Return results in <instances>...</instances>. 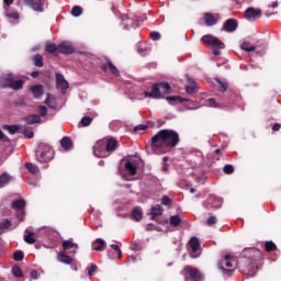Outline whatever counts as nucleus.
<instances>
[{
    "mask_svg": "<svg viewBox=\"0 0 281 281\" xmlns=\"http://www.w3.org/2000/svg\"><path fill=\"white\" fill-rule=\"evenodd\" d=\"M262 251L258 248H244L237 260V269L243 272L246 278H254L258 272V265L263 260Z\"/></svg>",
    "mask_w": 281,
    "mask_h": 281,
    "instance_id": "nucleus-1",
    "label": "nucleus"
},
{
    "mask_svg": "<svg viewBox=\"0 0 281 281\" xmlns=\"http://www.w3.org/2000/svg\"><path fill=\"white\" fill-rule=\"evenodd\" d=\"M179 133L175 130H160L150 140V148L156 155H165L179 146Z\"/></svg>",
    "mask_w": 281,
    "mask_h": 281,
    "instance_id": "nucleus-2",
    "label": "nucleus"
},
{
    "mask_svg": "<svg viewBox=\"0 0 281 281\" xmlns=\"http://www.w3.org/2000/svg\"><path fill=\"white\" fill-rule=\"evenodd\" d=\"M25 81L23 79H16V75L9 72L0 77L1 89H13V91H19L23 89Z\"/></svg>",
    "mask_w": 281,
    "mask_h": 281,
    "instance_id": "nucleus-3",
    "label": "nucleus"
},
{
    "mask_svg": "<svg viewBox=\"0 0 281 281\" xmlns=\"http://www.w3.org/2000/svg\"><path fill=\"white\" fill-rule=\"evenodd\" d=\"M161 89H162V91H165V93H168L171 89L170 83H168L166 81L154 83L151 87V91L150 92L144 91V95H145V98H151L153 100H161V99H164Z\"/></svg>",
    "mask_w": 281,
    "mask_h": 281,
    "instance_id": "nucleus-4",
    "label": "nucleus"
},
{
    "mask_svg": "<svg viewBox=\"0 0 281 281\" xmlns=\"http://www.w3.org/2000/svg\"><path fill=\"white\" fill-rule=\"evenodd\" d=\"M35 157L40 164H47L54 159V149L52 146L41 143L35 150Z\"/></svg>",
    "mask_w": 281,
    "mask_h": 281,
    "instance_id": "nucleus-5",
    "label": "nucleus"
},
{
    "mask_svg": "<svg viewBox=\"0 0 281 281\" xmlns=\"http://www.w3.org/2000/svg\"><path fill=\"white\" fill-rule=\"evenodd\" d=\"M202 43H205L206 45H210L213 48V56H221V49H225V43L221 42L216 36L214 35H204L201 38Z\"/></svg>",
    "mask_w": 281,
    "mask_h": 281,
    "instance_id": "nucleus-6",
    "label": "nucleus"
},
{
    "mask_svg": "<svg viewBox=\"0 0 281 281\" xmlns=\"http://www.w3.org/2000/svg\"><path fill=\"white\" fill-rule=\"evenodd\" d=\"M229 255H226L220 262L218 269L222 271L223 276H227V278H232L234 276V266L232 261H229Z\"/></svg>",
    "mask_w": 281,
    "mask_h": 281,
    "instance_id": "nucleus-7",
    "label": "nucleus"
},
{
    "mask_svg": "<svg viewBox=\"0 0 281 281\" xmlns=\"http://www.w3.org/2000/svg\"><path fill=\"white\" fill-rule=\"evenodd\" d=\"M25 205L27 204L23 199L15 200L11 203V209L15 211L19 221H23V218H25Z\"/></svg>",
    "mask_w": 281,
    "mask_h": 281,
    "instance_id": "nucleus-8",
    "label": "nucleus"
},
{
    "mask_svg": "<svg viewBox=\"0 0 281 281\" xmlns=\"http://www.w3.org/2000/svg\"><path fill=\"white\" fill-rule=\"evenodd\" d=\"M244 18L246 21H249L250 23H256L258 19L262 18V10L256 9L254 7L247 8L244 12Z\"/></svg>",
    "mask_w": 281,
    "mask_h": 281,
    "instance_id": "nucleus-9",
    "label": "nucleus"
},
{
    "mask_svg": "<svg viewBox=\"0 0 281 281\" xmlns=\"http://www.w3.org/2000/svg\"><path fill=\"white\" fill-rule=\"evenodd\" d=\"M93 155L99 158L109 157V153L106 151V140L105 139L98 140L94 144Z\"/></svg>",
    "mask_w": 281,
    "mask_h": 281,
    "instance_id": "nucleus-10",
    "label": "nucleus"
},
{
    "mask_svg": "<svg viewBox=\"0 0 281 281\" xmlns=\"http://www.w3.org/2000/svg\"><path fill=\"white\" fill-rule=\"evenodd\" d=\"M184 271L189 276V279L186 278L187 281H203V274H201V272H199V269L188 266L184 269Z\"/></svg>",
    "mask_w": 281,
    "mask_h": 281,
    "instance_id": "nucleus-11",
    "label": "nucleus"
},
{
    "mask_svg": "<svg viewBox=\"0 0 281 281\" xmlns=\"http://www.w3.org/2000/svg\"><path fill=\"white\" fill-rule=\"evenodd\" d=\"M24 5L31 8L34 12H44L43 0H24Z\"/></svg>",
    "mask_w": 281,
    "mask_h": 281,
    "instance_id": "nucleus-12",
    "label": "nucleus"
},
{
    "mask_svg": "<svg viewBox=\"0 0 281 281\" xmlns=\"http://www.w3.org/2000/svg\"><path fill=\"white\" fill-rule=\"evenodd\" d=\"M61 247L64 251H68V254H71L72 256H76V254H78V244L74 243L71 239L64 240ZM69 249H72V251H69Z\"/></svg>",
    "mask_w": 281,
    "mask_h": 281,
    "instance_id": "nucleus-13",
    "label": "nucleus"
},
{
    "mask_svg": "<svg viewBox=\"0 0 281 281\" xmlns=\"http://www.w3.org/2000/svg\"><path fill=\"white\" fill-rule=\"evenodd\" d=\"M223 30L224 32H228V33L236 32V30H238V20L236 19L226 20L224 22Z\"/></svg>",
    "mask_w": 281,
    "mask_h": 281,
    "instance_id": "nucleus-14",
    "label": "nucleus"
},
{
    "mask_svg": "<svg viewBox=\"0 0 281 281\" xmlns=\"http://www.w3.org/2000/svg\"><path fill=\"white\" fill-rule=\"evenodd\" d=\"M218 13L214 15L213 13L206 12L204 13V23L207 25V27H212L218 23Z\"/></svg>",
    "mask_w": 281,
    "mask_h": 281,
    "instance_id": "nucleus-15",
    "label": "nucleus"
},
{
    "mask_svg": "<svg viewBox=\"0 0 281 281\" xmlns=\"http://www.w3.org/2000/svg\"><path fill=\"white\" fill-rule=\"evenodd\" d=\"M58 52L59 54H74L76 52V48H74V45L69 42H63L61 44L58 45Z\"/></svg>",
    "mask_w": 281,
    "mask_h": 281,
    "instance_id": "nucleus-16",
    "label": "nucleus"
},
{
    "mask_svg": "<svg viewBox=\"0 0 281 281\" xmlns=\"http://www.w3.org/2000/svg\"><path fill=\"white\" fill-rule=\"evenodd\" d=\"M101 69L102 71H106L109 69L113 76H120V70L109 58L106 59V64L101 65Z\"/></svg>",
    "mask_w": 281,
    "mask_h": 281,
    "instance_id": "nucleus-17",
    "label": "nucleus"
},
{
    "mask_svg": "<svg viewBox=\"0 0 281 281\" xmlns=\"http://www.w3.org/2000/svg\"><path fill=\"white\" fill-rule=\"evenodd\" d=\"M166 100L172 106H175V104H183V102H190V99L182 98L181 95L166 97Z\"/></svg>",
    "mask_w": 281,
    "mask_h": 281,
    "instance_id": "nucleus-18",
    "label": "nucleus"
},
{
    "mask_svg": "<svg viewBox=\"0 0 281 281\" xmlns=\"http://www.w3.org/2000/svg\"><path fill=\"white\" fill-rule=\"evenodd\" d=\"M105 140V150L108 151V156L117 148V140L114 138L104 139Z\"/></svg>",
    "mask_w": 281,
    "mask_h": 281,
    "instance_id": "nucleus-19",
    "label": "nucleus"
},
{
    "mask_svg": "<svg viewBox=\"0 0 281 281\" xmlns=\"http://www.w3.org/2000/svg\"><path fill=\"white\" fill-rule=\"evenodd\" d=\"M30 92L34 98H41L44 93L43 85H33L30 87Z\"/></svg>",
    "mask_w": 281,
    "mask_h": 281,
    "instance_id": "nucleus-20",
    "label": "nucleus"
},
{
    "mask_svg": "<svg viewBox=\"0 0 281 281\" xmlns=\"http://www.w3.org/2000/svg\"><path fill=\"white\" fill-rule=\"evenodd\" d=\"M106 248V241L102 238L95 239V241L92 243V249L93 251H104Z\"/></svg>",
    "mask_w": 281,
    "mask_h": 281,
    "instance_id": "nucleus-21",
    "label": "nucleus"
},
{
    "mask_svg": "<svg viewBox=\"0 0 281 281\" xmlns=\"http://www.w3.org/2000/svg\"><path fill=\"white\" fill-rule=\"evenodd\" d=\"M150 214H151L150 221H155L157 216H161L164 214V209L161 207V205L156 204L151 206Z\"/></svg>",
    "mask_w": 281,
    "mask_h": 281,
    "instance_id": "nucleus-22",
    "label": "nucleus"
},
{
    "mask_svg": "<svg viewBox=\"0 0 281 281\" xmlns=\"http://www.w3.org/2000/svg\"><path fill=\"white\" fill-rule=\"evenodd\" d=\"M55 78L57 87H61L64 90L69 89V82L65 80L63 74H56Z\"/></svg>",
    "mask_w": 281,
    "mask_h": 281,
    "instance_id": "nucleus-23",
    "label": "nucleus"
},
{
    "mask_svg": "<svg viewBox=\"0 0 281 281\" xmlns=\"http://www.w3.org/2000/svg\"><path fill=\"white\" fill-rule=\"evenodd\" d=\"M59 262H63V265H71L74 262V258L71 256L67 255V251H60L58 254Z\"/></svg>",
    "mask_w": 281,
    "mask_h": 281,
    "instance_id": "nucleus-24",
    "label": "nucleus"
},
{
    "mask_svg": "<svg viewBox=\"0 0 281 281\" xmlns=\"http://www.w3.org/2000/svg\"><path fill=\"white\" fill-rule=\"evenodd\" d=\"M121 19L125 30H131V27H135V20L128 18V15H122Z\"/></svg>",
    "mask_w": 281,
    "mask_h": 281,
    "instance_id": "nucleus-25",
    "label": "nucleus"
},
{
    "mask_svg": "<svg viewBox=\"0 0 281 281\" xmlns=\"http://www.w3.org/2000/svg\"><path fill=\"white\" fill-rule=\"evenodd\" d=\"M60 146L64 150H71V148H74V143H71V138L65 136L60 140Z\"/></svg>",
    "mask_w": 281,
    "mask_h": 281,
    "instance_id": "nucleus-26",
    "label": "nucleus"
},
{
    "mask_svg": "<svg viewBox=\"0 0 281 281\" xmlns=\"http://www.w3.org/2000/svg\"><path fill=\"white\" fill-rule=\"evenodd\" d=\"M132 216L134 221L139 223V221L144 218V212H142V209L139 206H136L135 209L132 210Z\"/></svg>",
    "mask_w": 281,
    "mask_h": 281,
    "instance_id": "nucleus-27",
    "label": "nucleus"
},
{
    "mask_svg": "<svg viewBox=\"0 0 281 281\" xmlns=\"http://www.w3.org/2000/svg\"><path fill=\"white\" fill-rule=\"evenodd\" d=\"M189 245H190L193 254H196V251H199V247H201V244L199 243L198 237H191L189 240Z\"/></svg>",
    "mask_w": 281,
    "mask_h": 281,
    "instance_id": "nucleus-28",
    "label": "nucleus"
},
{
    "mask_svg": "<svg viewBox=\"0 0 281 281\" xmlns=\"http://www.w3.org/2000/svg\"><path fill=\"white\" fill-rule=\"evenodd\" d=\"M25 122L29 124H38L41 116L38 114H30L25 117Z\"/></svg>",
    "mask_w": 281,
    "mask_h": 281,
    "instance_id": "nucleus-29",
    "label": "nucleus"
},
{
    "mask_svg": "<svg viewBox=\"0 0 281 281\" xmlns=\"http://www.w3.org/2000/svg\"><path fill=\"white\" fill-rule=\"evenodd\" d=\"M44 104L49 109H56V98L52 97V94H47Z\"/></svg>",
    "mask_w": 281,
    "mask_h": 281,
    "instance_id": "nucleus-30",
    "label": "nucleus"
},
{
    "mask_svg": "<svg viewBox=\"0 0 281 281\" xmlns=\"http://www.w3.org/2000/svg\"><path fill=\"white\" fill-rule=\"evenodd\" d=\"M125 170L132 176L135 177V175H137V167H135V165H133V162L127 161L125 164Z\"/></svg>",
    "mask_w": 281,
    "mask_h": 281,
    "instance_id": "nucleus-31",
    "label": "nucleus"
},
{
    "mask_svg": "<svg viewBox=\"0 0 281 281\" xmlns=\"http://www.w3.org/2000/svg\"><path fill=\"white\" fill-rule=\"evenodd\" d=\"M169 223L172 227H179V225H181V216L179 215L170 216Z\"/></svg>",
    "mask_w": 281,
    "mask_h": 281,
    "instance_id": "nucleus-32",
    "label": "nucleus"
},
{
    "mask_svg": "<svg viewBox=\"0 0 281 281\" xmlns=\"http://www.w3.org/2000/svg\"><path fill=\"white\" fill-rule=\"evenodd\" d=\"M32 60H33V64L35 65V67H43V65H44L43 55H41V54L34 55Z\"/></svg>",
    "mask_w": 281,
    "mask_h": 281,
    "instance_id": "nucleus-33",
    "label": "nucleus"
},
{
    "mask_svg": "<svg viewBox=\"0 0 281 281\" xmlns=\"http://www.w3.org/2000/svg\"><path fill=\"white\" fill-rule=\"evenodd\" d=\"M10 183V176L8 173L0 175V188H5Z\"/></svg>",
    "mask_w": 281,
    "mask_h": 281,
    "instance_id": "nucleus-34",
    "label": "nucleus"
},
{
    "mask_svg": "<svg viewBox=\"0 0 281 281\" xmlns=\"http://www.w3.org/2000/svg\"><path fill=\"white\" fill-rule=\"evenodd\" d=\"M240 49L244 52H256V46L250 45L249 42H244L240 44Z\"/></svg>",
    "mask_w": 281,
    "mask_h": 281,
    "instance_id": "nucleus-35",
    "label": "nucleus"
},
{
    "mask_svg": "<svg viewBox=\"0 0 281 281\" xmlns=\"http://www.w3.org/2000/svg\"><path fill=\"white\" fill-rule=\"evenodd\" d=\"M25 168L31 172V175H38V167L32 162H26Z\"/></svg>",
    "mask_w": 281,
    "mask_h": 281,
    "instance_id": "nucleus-36",
    "label": "nucleus"
},
{
    "mask_svg": "<svg viewBox=\"0 0 281 281\" xmlns=\"http://www.w3.org/2000/svg\"><path fill=\"white\" fill-rule=\"evenodd\" d=\"M45 49L48 54H56V52H58V45L55 43H48L46 44Z\"/></svg>",
    "mask_w": 281,
    "mask_h": 281,
    "instance_id": "nucleus-37",
    "label": "nucleus"
},
{
    "mask_svg": "<svg viewBox=\"0 0 281 281\" xmlns=\"http://www.w3.org/2000/svg\"><path fill=\"white\" fill-rule=\"evenodd\" d=\"M265 249L268 254H271V251H276L278 249V246L273 241H266Z\"/></svg>",
    "mask_w": 281,
    "mask_h": 281,
    "instance_id": "nucleus-38",
    "label": "nucleus"
},
{
    "mask_svg": "<svg viewBox=\"0 0 281 281\" xmlns=\"http://www.w3.org/2000/svg\"><path fill=\"white\" fill-rule=\"evenodd\" d=\"M4 131H8L10 135H14L15 133H19V125H4Z\"/></svg>",
    "mask_w": 281,
    "mask_h": 281,
    "instance_id": "nucleus-39",
    "label": "nucleus"
},
{
    "mask_svg": "<svg viewBox=\"0 0 281 281\" xmlns=\"http://www.w3.org/2000/svg\"><path fill=\"white\" fill-rule=\"evenodd\" d=\"M92 122H93L92 117L83 116L79 124H80V126L87 127V126H90Z\"/></svg>",
    "mask_w": 281,
    "mask_h": 281,
    "instance_id": "nucleus-40",
    "label": "nucleus"
},
{
    "mask_svg": "<svg viewBox=\"0 0 281 281\" xmlns=\"http://www.w3.org/2000/svg\"><path fill=\"white\" fill-rule=\"evenodd\" d=\"M24 241L27 245H34V243H36V239L34 238V233H29L27 235H24Z\"/></svg>",
    "mask_w": 281,
    "mask_h": 281,
    "instance_id": "nucleus-41",
    "label": "nucleus"
},
{
    "mask_svg": "<svg viewBox=\"0 0 281 281\" xmlns=\"http://www.w3.org/2000/svg\"><path fill=\"white\" fill-rule=\"evenodd\" d=\"M12 227V222L8 218H4L0 222V229H10Z\"/></svg>",
    "mask_w": 281,
    "mask_h": 281,
    "instance_id": "nucleus-42",
    "label": "nucleus"
},
{
    "mask_svg": "<svg viewBox=\"0 0 281 281\" xmlns=\"http://www.w3.org/2000/svg\"><path fill=\"white\" fill-rule=\"evenodd\" d=\"M24 258H25V255L21 250L15 251L13 254V260H15V262H21V260H23Z\"/></svg>",
    "mask_w": 281,
    "mask_h": 281,
    "instance_id": "nucleus-43",
    "label": "nucleus"
},
{
    "mask_svg": "<svg viewBox=\"0 0 281 281\" xmlns=\"http://www.w3.org/2000/svg\"><path fill=\"white\" fill-rule=\"evenodd\" d=\"M12 273L15 278H23V271H21V268L19 266H14L12 268Z\"/></svg>",
    "mask_w": 281,
    "mask_h": 281,
    "instance_id": "nucleus-44",
    "label": "nucleus"
},
{
    "mask_svg": "<svg viewBox=\"0 0 281 281\" xmlns=\"http://www.w3.org/2000/svg\"><path fill=\"white\" fill-rule=\"evenodd\" d=\"M72 16H80L82 14V8L81 7H74L71 10Z\"/></svg>",
    "mask_w": 281,
    "mask_h": 281,
    "instance_id": "nucleus-45",
    "label": "nucleus"
},
{
    "mask_svg": "<svg viewBox=\"0 0 281 281\" xmlns=\"http://www.w3.org/2000/svg\"><path fill=\"white\" fill-rule=\"evenodd\" d=\"M225 175H234V166L225 165L223 168Z\"/></svg>",
    "mask_w": 281,
    "mask_h": 281,
    "instance_id": "nucleus-46",
    "label": "nucleus"
},
{
    "mask_svg": "<svg viewBox=\"0 0 281 281\" xmlns=\"http://www.w3.org/2000/svg\"><path fill=\"white\" fill-rule=\"evenodd\" d=\"M207 103L213 109H221V105H218V103L216 102V99H214V98L209 99Z\"/></svg>",
    "mask_w": 281,
    "mask_h": 281,
    "instance_id": "nucleus-47",
    "label": "nucleus"
},
{
    "mask_svg": "<svg viewBox=\"0 0 281 281\" xmlns=\"http://www.w3.org/2000/svg\"><path fill=\"white\" fill-rule=\"evenodd\" d=\"M95 271H98V266H95L94 263H91L90 268L88 269V276L91 278V276H93Z\"/></svg>",
    "mask_w": 281,
    "mask_h": 281,
    "instance_id": "nucleus-48",
    "label": "nucleus"
},
{
    "mask_svg": "<svg viewBox=\"0 0 281 281\" xmlns=\"http://www.w3.org/2000/svg\"><path fill=\"white\" fill-rule=\"evenodd\" d=\"M186 91L189 93V95H192L196 91V86H186Z\"/></svg>",
    "mask_w": 281,
    "mask_h": 281,
    "instance_id": "nucleus-49",
    "label": "nucleus"
},
{
    "mask_svg": "<svg viewBox=\"0 0 281 281\" xmlns=\"http://www.w3.org/2000/svg\"><path fill=\"white\" fill-rule=\"evenodd\" d=\"M38 113L42 117H45V115H47V106L45 105H40L38 106Z\"/></svg>",
    "mask_w": 281,
    "mask_h": 281,
    "instance_id": "nucleus-50",
    "label": "nucleus"
},
{
    "mask_svg": "<svg viewBox=\"0 0 281 281\" xmlns=\"http://www.w3.org/2000/svg\"><path fill=\"white\" fill-rule=\"evenodd\" d=\"M217 83H218V86H220V91H221L222 93H225V91H227V83H226V82H223V81H221V80H217Z\"/></svg>",
    "mask_w": 281,
    "mask_h": 281,
    "instance_id": "nucleus-51",
    "label": "nucleus"
},
{
    "mask_svg": "<svg viewBox=\"0 0 281 281\" xmlns=\"http://www.w3.org/2000/svg\"><path fill=\"white\" fill-rule=\"evenodd\" d=\"M150 38H151V41H159V38H161V34L157 31H153L150 33Z\"/></svg>",
    "mask_w": 281,
    "mask_h": 281,
    "instance_id": "nucleus-52",
    "label": "nucleus"
},
{
    "mask_svg": "<svg viewBox=\"0 0 281 281\" xmlns=\"http://www.w3.org/2000/svg\"><path fill=\"white\" fill-rule=\"evenodd\" d=\"M137 52H138V54H140V56H146V54H150V48L138 47Z\"/></svg>",
    "mask_w": 281,
    "mask_h": 281,
    "instance_id": "nucleus-53",
    "label": "nucleus"
},
{
    "mask_svg": "<svg viewBox=\"0 0 281 281\" xmlns=\"http://www.w3.org/2000/svg\"><path fill=\"white\" fill-rule=\"evenodd\" d=\"M162 205H170L172 203V200L168 198V195H164L161 199Z\"/></svg>",
    "mask_w": 281,
    "mask_h": 281,
    "instance_id": "nucleus-54",
    "label": "nucleus"
},
{
    "mask_svg": "<svg viewBox=\"0 0 281 281\" xmlns=\"http://www.w3.org/2000/svg\"><path fill=\"white\" fill-rule=\"evenodd\" d=\"M146 128H148V125H144V124L137 125L134 127V133H139V131H146Z\"/></svg>",
    "mask_w": 281,
    "mask_h": 281,
    "instance_id": "nucleus-55",
    "label": "nucleus"
},
{
    "mask_svg": "<svg viewBox=\"0 0 281 281\" xmlns=\"http://www.w3.org/2000/svg\"><path fill=\"white\" fill-rule=\"evenodd\" d=\"M206 225L209 226L216 225V216L209 217L206 221Z\"/></svg>",
    "mask_w": 281,
    "mask_h": 281,
    "instance_id": "nucleus-56",
    "label": "nucleus"
},
{
    "mask_svg": "<svg viewBox=\"0 0 281 281\" xmlns=\"http://www.w3.org/2000/svg\"><path fill=\"white\" fill-rule=\"evenodd\" d=\"M0 139L2 140V142H5V144H10V139H9V137L8 136H5V134H3V132L0 130Z\"/></svg>",
    "mask_w": 281,
    "mask_h": 281,
    "instance_id": "nucleus-57",
    "label": "nucleus"
},
{
    "mask_svg": "<svg viewBox=\"0 0 281 281\" xmlns=\"http://www.w3.org/2000/svg\"><path fill=\"white\" fill-rule=\"evenodd\" d=\"M8 18L9 19H14V20L19 19V12H11V13H9Z\"/></svg>",
    "mask_w": 281,
    "mask_h": 281,
    "instance_id": "nucleus-58",
    "label": "nucleus"
},
{
    "mask_svg": "<svg viewBox=\"0 0 281 281\" xmlns=\"http://www.w3.org/2000/svg\"><path fill=\"white\" fill-rule=\"evenodd\" d=\"M154 229H157V226H155V224H148L146 226V232H153Z\"/></svg>",
    "mask_w": 281,
    "mask_h": 281,
    "instance_id": "nucleus-59",
    "label": "nucleus"
},
{
    "mask_svg": "<svg viewBox=\"0 0 281 281\" xmlns=\"http://www.w3.org/2000/svg\"><path fill=\"white\" fill-rule=\"evenodd\" d=\"M187 80H188L190 86H195L196 87V81H194V79H192V77L187 76Z\"/></svg>",
    "mask_w": 281,
    "mask_h": 281,
    "instance_id": "nucleus-60",
    "label": "nucleus"
},
{
    "mask_svg": "<svg viewBox=\"0 0 281 281\" xmlns=\"http://www.w3.org/2000/svg\"><path fill=\"white\" fill-rule=\"evenodd\" d=\"M31 278H33V280H36V278H38V272L36 270H32Z\"/></svg>",
    "mask_w": 281,
    "mask_h": 281,
    "instance_id": "nucleus-61",
    "label": "nucleus"
},
{
    "mask_svg": "<svg viewBox=\"0 0 281 281\" xmlns=\"http://www.w3.org/2000/svg\"><path fill=\"white\" fill-rule=\"evenodd\" d=\"M280 128H281V124H280V123H276V124L272 126V131H274V132L280 131Z\"/></svg>",
    "mask_w": 281,
    "mask_h": 281,
    "instance_id": "nucleus-62",
    "label": "nucleus"
},
{
    "mask_svg": "<svg viewBox=\"0 0 281 281\" xmlns=\"http://www.w3.org/2000/svg\"><path fill=\"white\" fill-rule=\"evenodd\" d=\"M111 249H113L114 251H121L122 249H120V246L115 245V244H112L111 245Z\"/></svg>",
    "mask_w": 281,
    "mask_h": 281,
    "instance_id": "nucleus-63",
    "label": "nucleus"
},
{
    "mask_svg": "<svg viewBox=\"0 0 281 281\" xmlns=\"http://www.w3.org/2000/svg\"><path fill=\"white\" fill-rule=\"evenodd\" d=\"M212 201H214V198L207 200V203L205 204L206 210H211L210 203H212Z\"/></svg>",
    "mask_w": 281,
    "mask_h": 281,
    "instance_id": "nucleus-64",
    "label": "nucleus"
}]
</instances>
